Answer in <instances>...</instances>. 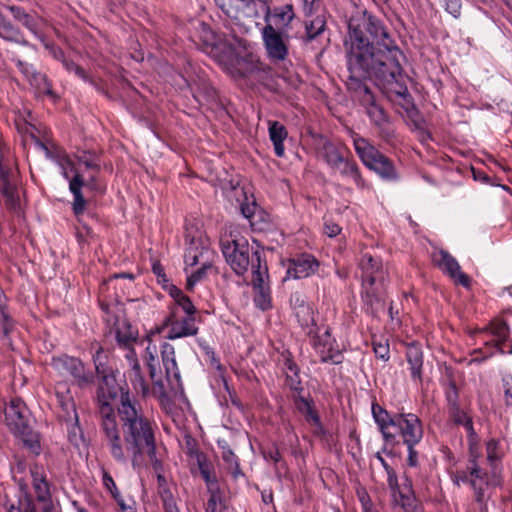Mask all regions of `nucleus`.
Instances as JSON below:
<instances>
[{
	"label": "nucleus",
	"mask_w": 512,
	"mask_h": 512,
	"mask_svg": "<svg viewBox=\"0 0 512 512\" xmlns=\"http://www.w3.org/2000/svg\"><path fill=\"white\" fill-rule=\"evenodd\" d=\"M30 474L32 477V485L36 494V498L39 502L45 504L50 502L51 494L48 481L42 466L37 464L30 468Z\"/></svg>",
	"instance_id": "a878e982"
},
{
	"label": "nucleus",
	"mask_w": 512,
	"mask_h": 512,
	"mask_svg": "<svg viewBox=\"0 0 512 512\" xmlns=\"http://www.w3.org/2000/svg\"><path fill=\"white\" fill-rule=\"evenodd\" d=\"M219 446L222 449V458L223 460L228 463L231 467L234 468V476H237L241 474L239 464L237 462V457L233 453V451L230 449L229 445L226 441L220 440L218 441Z\"/></svg>",
	"instance_id": "c03bdc74"
},
{
	"label": "nucleus",
	"mask_w": 512,
	"mask_h": 512,
	"mask_svg": "<svg viewBox=\"0 0 512 512\" xmlns=\"http://www.w3.org/2000/svg\"><path fill=\"white\" fill-rule=\"evenodd\" d=\"M353 145L357 155L368 169L376 172L383 179H396L397 174L392 161L367 139L354 134Z\"/></svg>",
	"instance_id": "423d86ee"
},
{
	"label": "nucleus",
	"mask_w": 512,
	"mask_h": 512,
	"mask_svg": "<svg viewBox=\"0 0 512 512\" xmlns=\"http://www.w3.org/2000/svg\"><path fill=\"white\" fill-rule=\"evenodd\" d=\"M406 358L410 365L413 379L421 380L423 354L421 348L416 344H410L406 349Z\"/></svg>",
	"instance_id": "c9c22d12"
},
{
	"label": "nucleus",
	"mask_w": 512,
	"mask_h": 512,
	"mask_svg": "<svg viewBox=\"0 0 512 512\" xmlns=\"http://www.w3.org/2000/svg\"><path fill=\"white\" fill-rule=\"evenodd\" d=\"M363 301L365 305L370 309L371 314L375 315L380 311L384 310V291L375 285L365 284Z\"/></svg>",
	"instance_id": "c756f323"
},
{
	"label": "nucleus",
	"mask_w": 512,
	"mask_h": 512,
	"mask_svg": "<svg viewBox=\"0 0 512 512\" xmlns=\"http://www.w3.org/2000/svg\"><path fill=\"white\" fill-rule=\"evenodd\" d=\"M0 327L3 337H8L12 330L13 324L10 320V316L5 308L0 304Z\"/></svg>",
	"instance_id": "de8ad7c7"
},
{
	"label": "nucleus",
	"mask_w": 512,
	"mask_h": 512,
	"mask_svg": "<svg viewBox=\"0 0 512 512\" xmlns=\"http://www.w3.org/2000/svg\"><path fill=\"white\" fill-rule=\"evenodd\" d=\"M164 326H169L167 338L174 340L177 338L194 336L198 333V327L195 324L194 316H186L179 320L175 313H171L164 321Z\"/></svg>",
	"instance_id": "aec40b11"
},
{
	"label": "nucleus",
	"mask_w": 512,
	"mask_h": 512,
	"mask_svg": "<svg viewBox=\"0 0 512 512\" xmlns=\"http://www.w3.org/2000/svg\"><path fill=\"white\" fill-rule=\"evenodd\" d=\"M147 351V366L149 369V375L153 382V394L157 396L158 398H164L167 396L166 392V386L160 376V372L157 369L158 362L153 355V353L150 351V348L148 347L146 349Z\"/></svg>",
	"instance_id": "7c9ffc66"
},
{
	"label": "nucleus",
	"mask_w": 512,
	"mask_h": 512,
	"mask_svg": "<svg viewBox=\"0 0 512 512\" xmlns=\"http://www.w3.org/2000/svg\"><path fill=\"white\" fill-rule=\"evenodd\" d=\"M15 434L21 438L24 446L27 449H29L31 453L35 455H38L40 453L41 447L39 435L32 429L31 425L27 426L25 429L16 432Z\"/></svg>",
	"instance_id": "4c0bfd02"
},
{
	"label": "nucleus",
	"mask_w": 512,
	"mask_h": 512,
	"mask_svg": "<svg viewBox=\"0 0 512 512\" xmlns=\"http://www.w3.org/2000/svg\"><path fill=\"white\" fill-rule=\"evenodd\" d=\"M210 267V264L203 263L199 269H197L187 278V289L189 291H192L195 284L205 277L206 272Z\"/></svg>",
	"instance_id": "a18cd8bd"
},
{
	"label": "nucleus",
	"mask_w": 512,
	"mask_h": 512,
	"mask_svg": "<svg viewBox=\"0 0 512 512\" xmlns=\"http://www.w3.org/2000/svg\"><path fill=\"white\" fill-rule=\"evenodd\" d=\"M331 169L339 172L340 175L345 178H350L360 189H363L366 186L365 180L361 176L357 163L352 159L343 157L341 162Z\"/></svg>",
	"instance_id": "bb28decb"
},
{
	"label": "nucleus",
	"mask_w": 512,
	"mask_h": 512,
	"mask_svg": "<svg viewBox=\"0 0 512 512\" xmlns=\"http://www.w3.org/2000/svg\"><path fill=\"white\" fill-rule=\"evenodd\" d=\"M102 481L105 488L111 493L113 498H118L119 490L112 478V476L105 470H103Z\"/></svg>",
	"instance_id": "8fccbe9b"
},
{
	"label": "nucleus",
	"mask_w": 512,
	"mask_h": 512,
	"mask_svg": "<svg viewBox=\"0 0 512 512\" xmlns=\"http://www.w3.org/2000/svg\"><path fill=\"white\" fill-rule=\"evenodd\" d=\"M408 448V464L412 467L417 465L418 452L415 450V446H407Z\"/></svg>",
	"instance_id": "bf43d9fd"
},
{
	"label": "nucleus",
	"mask_w": 512,
	"mask_h": 512,
	"mask_svg": "<svg viewBox=\"0 0 512 512\" xmlns=\"http://www.w3.org/2000/svg\"><path fill=\"white\" fill-rule=\"evenodd\" d=\"M433 262L446 274H448L456 283L468 287L470 285L469 277L461 272L457 260L447 251L439 250L433 254Z\"/></svg>",
	"instance_id": "a211bd4d"
},
{
	"label": "nucleus",
	"mask_w": 512,
	"mask_h": 512,
	"mask_svg": "<svg viewBox=\"0 0 512 512\" xmlns=\"http://www.w3.org/2000/svg\"><path fill=\"white\" fill-rule=\"evenodd\" d=\"M257 266L253 265V278L252 285L256 292L255 303L262 310H266L270 307V291L266 285V279L268 278V268L266 263L260 264L259 256H257Z\"/></svg>",
	"instance_id": "f3484780"
},
{
	"label": "nucleus",
	"mask_w": 512,
	"mask_h": 512,
	"mask_svg": "<svg viewBox=\"0 0 512 512\" xmlns=\"http://www.w3.org/2000/svg\"><path fill=\"white\" fill-rule=\"evenodd\" d=\"M200 471H201L202 477L204 478V480L206 481V483L208 485V488L211 485H213L214 488H218L217 484L211 480L210 472L206 468L200 466Z\"/></svg>",
	"instance_id": "052dcab7"
},
{
	"label": "nucleus",
	"mask_w": 512,
	"mask_h": 512,
	"mask_svg": "<svg viewBox=\"0 0 512 512\" xmlns=\"http://www.w3.org/2000/svg\"><path fill=\"white\" fill-rule=\"evenodd\" d=\"M261 34L268 57L273 61L285 60L288 55L287 44L282 34L270 23V20L266 22Z\"/></svg>",
	"instance_id": "4468645a"
},
{
	"label": "nucleus",
	"mask_w": 512,
	"mask_h": 512,
	"mask_svg": "<svg viewBox=\"0 0 512 512\" xmlns=\"http://www.w3.org/2000/svg\"><path fill=\"white\" fill-rule=\"evenodd\" d=\"M93 361L97 375L102 378L99 393L103 398H105L106 395L114 398L116 395L115 379L112 375V368L108 364V353L101 346L96 348Z\"/></svg>",
	"instance_id": "9b49d317"
},
{
	"label": "nucleus",
	"mask_w": 512,
	"mask_h": 512,
	"mask_svg": "<svg viewBox=\"0 0 512 512\" xmlns=\"http://www.w3.org/2000/svg\"><path fill=\"white\" fill-rule=\"evenodd\" d=\"M162 363L165 369L166 381L171 389L181 387V377L175 357V348L169 343H164L161 350Z\"/></svg>",
	"instance_id": "4be33fe9"
},
{
	"label": "nucleus",
	"mask_w": 512,
	"mask_h": 512,
	"mask_svg": "<svg viewBox=\"0 0 512 512\" xmlns=\"http://www.w3.org/2000/svg\"><path fill=\"white\" fill-rule=\"evenodd\" d=\"M209 499L207 501L206 512H227L228 501L225 494L213 485L209 487Z\"/></svg>",
	"instance_id": "e433bc0d"
},
{
	"label": "nucleus",
	"mask_w": 512,
	"mask_h": 512,
	"mask_svg": "<svg viewBox=\"0 0 512 512\" xmlns=\"http://www.w3.org/2000/svg\"><path fill=\"white\" fill-rule=\"evenodd\" d=\"M347 86L349 90L358 94L361 104L365 107L372 123L377 127L380 136L385 140L393 138L394 130L390 126L389 117L385 110L376 103L373 93L365 82L349 73Z\"/></svg>",
	"instance_id": "20e7f679"
},
{
	"label": "nucleus",
	"mask_w": 512,
	"mask_h": 512,
	"mask_svg": "<svg viewBox=\"0 0 512 512\" xmlns=\"http://www.w3.org/2000/svg\"><path fill=\"white\" fill-rule=\"evenodd\" d=\"M479 459L477 448L471 446L466 469L457 471L454 475V482L457 485L460 482L470 484L475 492V500L483 511L486 510V501L489 498L486 492L490 485V476L482 467Z\"/></svg>",
	"instance_id": "39448f33"
},
{
	"label": "nucleus",
	"mask_w": 512,
	"mask_h": 512,
	"mask_svg": "<svg viewBox=\"0 0 512 512\" xmlns=\"http://www.w3.org/2000/svg\"><path fill=\"white\" fill-rule=\"evenodd\" d=\"M341 232V228L338 224L332 221H326L324 224V233L329 237H335Z\"/></svg>",
	"instance_id": "6e6d98bb"
},
{
	"label": "nucleus",
	"mask_w": 512,
	"mask_h": 512,
	"mask_svg": "<svg viewBox=\"0 0 512 512\" xmlns=\"http://www.w3.org/2000/svg\"><path fill=\"white\" fill-rule=\"evenodd\" d=\"M221 246L227 263L238 275H243L249 266L253 270V265L257 266V256L262 265L261 252L253 250L244 238L222 241Z\"/></svg>",
	"instance_id": "0eeeda50"
},
{
	"label": "nucleus",
	"mask_w": 512,
	"mask_h": 512,
	"mask_svg": "<svg viewBox=\"0 0 512 512\" xmlns=\"http://www.w3.org/2000/svg\"><path fill=\"white\" fill-rule=\"evenodd\" d=\"M62 63L68 71H70V72L73 71L78 77H80L84 80L88 79L84 69L82 67L78 66L77 64H75L73 61L63 58Z\"/></svg>",
	"instance_id": "603ef678"
},
{
	"label": "nucleus",
	"mask_w": 512,
	"mask_h": 512,
	"mask_svg": "<svg viewBox=\"0 0 512 512\" xmlns=\"http://www.w3.org/2000/svg\"><path fill=\"white\" fill-rule=\"evenodd\" d=\"M396 428L406 446H416L423 437L421 421L413 413H399Z\"/></svg>",
	"instance_id": "2eb2a0df"
},
{
	"label": "nucleus",
	"mask_w": 512,
	"mask_h": 512,
	"mask_svg": "<svg viewBox=\"0 0 512 512\" xmlns=\"http://www.w3.org/2000/svg\"><path fill=\"white\" fill-rule=\"evenodd\" d=\"M5 422L9 429L16 433L31 425V418L28 408L20 399L11 400L4 410Z\"/></svg>",
	"instance_id": "dca6fc26"
},
{
	"label": "nucleus",
	"mask_w": 512,
	"mask_h": 512,
	"mask_svg": "<svg viewBox=\"0 0 512 512\" xmlns=\"http://www.w3.org/2000/svg\"><path fill=\"white\" fill-rule=\"evenodd\" d=\"M15 177V173L0 149V192L6 206L11 209L16 208L19 204Z\"/></svg>",
	"instance_id": "f8f14e48"
},
{
	"label": "nucleus",
	"mask_w": 512,
	"mask_h": 512,
	"mask_svg": "<svg viewBox=\"0 0 512 512\" xmlns=\"http://www.w3.org/2000/svg\"><path fill=\"white\" fill-rule=\"evenodd\" d=\"M505 402L507 405H512V390L507 388L504 392Z\"/></svg>",
	"instance_id": "774afa93"
},
{
	"label": "nucleus",
	"mask_w": 512,
	"mask_h": 512,
	"mask_svg": "<svg viewBox=\"0 0 512 512\" xmlns=\"http://www.w3.org/2000/svg\"><path fill=\"white\" fill-rule=\"evenodd\" d=\"M28 80L30 84L39 91V93L46 94L50 97H55V94L51 89V85L49 84L45 75L39 72H33Z\"/></svg>",
	"instance_id": "37998d69"
},
{
	"label": "nucleus",
	"mask_w": 512,
	"mask_h": 512,
	"mask_svg": "<svg viewBox=\"0 0 512 512\" xmlns=\"http://www.w3.org/2000/svg\"><path fill=\"white\" fill-rule=\"evenodd\" d=\"M495 449V444L493 442H489L487 444V458L486 460L489 461V462H493L495 460V456L493 454V451Z\"/></svg>",
	"instance_id": "69168bd1"
},
{
	"label": "nucleus",
	"mask_w": 512,
	"mask_h": 512,
	"mask_svg": "<svg viewBox=\"0 0 512 512\" xmlns=\"http://www.w3.org/2000/svg\"><path fill=\"white\" fill-rule=\"evenodd\" d=\"M344 46L350 74L362 82L374 79L389 97L408 95L399 63L402 53L380 20L366 13L351 16Z\"/></svg>",
	"instance_id": "f257e3e1"
},
{
	"label": "nucleus",
	"mask_w": 512,
	"mask_h": 512,
	"mask_svg": "<svg viewBox=\"0 0 512 512\" xmlns=\"http://www.w3.org/2000/svg\"><path fill=\"white\" fill-rule=\"evenodd\" d=\"M295 406L297 410L305 417L306 421L311 424H318V413L312 406L311 402H309L304 397H299L295 401Z\"/></svg>",
	"instance_id": "ea45409f"
},
{
	"label": "nucleus",
	"mask_w": 512,
	"mask_h": 512,
	"mask_svg": "<svg viewBox=\"0 0 512 512\" xmlns=\"http://www.w3.org/2000/svg\"><path fill=\"white\" fill-rule=\"evenodd\" d=\"M492 333L498 338L495 347L500 353L505 352V343L509 334V328L506 322L498 321L492 324Z\"/></svg>",
	"instance_id": "79ce46f5"
},
{
	"label": "nucleus",
	"mask_w": 512,
	"mask_h": 512,
	"mask_svg": "<svg viewBox=\"0 0 512 512\" xmlns=\"http://www.w3.org/2000/svg\"><path fill=\"white\" fill-rule=\"evenodd\" d=\"M372 414L373 418L378 425L380 432L383 435V438L386 442H393L395 440L396 434L391 432V427H396L397 422L399 420V413L391 416L387 410L381 407L377 403L372 404Z\"/></svg>",
	"instance_id": "5701e85b"
},
{
	"label": "nucleus",
	"mask_w": 512,
	"mask_h": 512,
	"mask_svg": "<svg viewBox=\"0 0 512 512\" xmlns=\"http://www.w3.org/2000/svg\"><path fill=\"white\" fill-rule=\"evenodd\" d=\"M114 325L117 342L128 350L131 349V344L137 339V334L131 324L124 318H117Z\"/></svg>",
	"instance_id": "2f4dec72"
},
{
	"label": "nucleus",
	"mask_w": 512,
	"mask_h": 512,
	"mask_svg": "<svg viewBox=\"0 0 512 512\" xmlns=\"http://www.w3.org/2000/svg\"><path fill=\"white\" fill-rule=\"evenodd\" d=\"M303 2V9L306 16L312 15L319 8L318 0H301Z\"/></svg>",
	"instance_id": "4d7b16f0"
},
{
	"label": "nucleus",
	"mask_w": 512,
	"mask_h": 512,
	"mask_svg": "<svg viewBox=\"0 0 512 512\" xmlns=\"http://www.w3.org/2000/svg\"><path fill=\"white\" fill-rule=\"evenodd\" d=\"M450 414L456 424L463 425L466 421L471 419L466 412L460 409L457 403H453Z\"/></svg>",
	"instance_id": "09e8293b"
},
{
	"label": "nucleus",
	"mask_w": 512,
	"mask_h": 512,
	"mask_svg": "<svg viewBox=\"0 0 512 512\" xmlns=\"http://www.w3.org/2000/svg\"><path fill=\"white\" fill-rule=\"evenodd\" d=\"M445 9L454 17H458L461 10L460 0H445Z\"/></svg>",
	"instance_id": "5fc2aeb1"
},
{
	"label": "nucleus",
	"mask_w": 512,
	"mask_h": 512,
	"mask_svg": "<svg viewBox=\"0 0 512 512\" xmlns=\"http://www.w3.org/2000/svg\"><path fill=\"white\" fill-rule=\"evenodd\" d=\"M314 345L320 354L322 362H330L332 364H340L342 362V354L338 350L333 349V339L329 330H325L322 334L317 335Z\"/></svg>",
	"instance_id": "b1692460"
},
{
	"label": "nucleus",
	"mask_w": 512,
	"mask_h": 512,
	"mask_svg": "<svg viewBox=\"0 0 512 512\" xmlns=\"http://www.w3.org/2000/svg\"><path fill=\"white\" fill-rule=\"evenodd\" d=\"M0 37L5 41L28 45V41L24 39L21 30L2 13H0Z\"/></svg>",
	"instance_id": "473e14b6"
},
{
	"label": "nucleus",
	"mask_w": 512,
	"mask_h": 512,
	"mask_svg": "<svg viewBox=\"0 0 512 512\" xmlns=\"http://www.w3.org/2000/svg\"><path fill=\"white\" fill-rule=\"evenodd\" d=\"M170 295L175 300V302L177 303L181 299V296H184L185 294L183 293V291H181L177 287L172 286L170 288Z\"/></svg>",
	"instance_id": "e2e57ef3"
},
{
	"label": "nucleus",
	"mask_w": 512,
	"mask_h": 512,
	"mask_svg": "<svg viewBox=\"0 0 512 512\" xmlns=\"http://www.w3.org/2000/svg\"><path fill=\"white\" fill-rule=\"evenodd\" d=\"M7 9L11 12L13 18L21 23L25 28H27L32 33H37V26L35 19L32 15L28 14L23 8L15 5L7 6Z\"/></svg>",
	"instance_id": "58836bf2"
},
{
	"label": "nucleus",
	"mask_w": 512,
	"mask_h": 512,
	"mask_svg": "<svg viewBox=\"0 0 512 512\" xmlns=\"http://www.w3.org/2000/svg\"><path fill=\"white\" fill-rule=\"evenodd\" d=\"M56 397L60 408L58 411V417L66 423L70 440L77 444V437H81V429L79 427V419L75 403L72 397L68 394L57 393Z\"/></svg>",
	"instance_id": "ddd939ff"
},
{
	"label": "nucleus",
	"mask_w": 512,
	"mask_h": 512,
	"mask_svg": "<svg viewBox=\"0 0 512 512\" xmlns=\"http://www.w3.org/2000/svg\"><path fill=\"white\" fill-rule=\"evenodd\" d=\"M373 350L376 357L387 361L389 359V345L388 343H381L373 341Z\"/></svg>",
	"instance_id": "3c124183"
},
{
	"label": "nucleus",
	"mask_w": 512,
	"mask_h": 512,
	"mask_svg": "<svg viewBox=\"0 0 512 512\" xmlns=\"http://www.w3.org/2000/svg\"><path fill=\"white\" fill-rule=\"evenodd\" d=\"M53 367L63 375L71 376L79 386H85L92 382L93 376L85 370L84 364L78 358L67 355L54 358Z\"/></svg>",
	"instance_id": "9d476101"
},
{
	"label": "nucleus",
	"mask_w": 512,
	"mask_h": 512,
	"mask_svg": "<svg viewBox=\"0 0 512 512\" xmlns=\"http://www.w3.org/2000/svg\"><path fill=\"white\" fill-rule=\"evenodd\" d=\"M288 132L283 124L278 121H269V137L273 143L275 154L278 157L284 156L283 142L287 138Z\"/></svg>",
	"instance_id": "f704fd0d"
},
{
	"label": "nucleus",
	"mask_w": 512,
	"mask_h": 512,
	"mask_svg": "<svg viewBox=\"0 0 512 512\" xmlns=\"http://www.w3.org/2000/svg\"><path fill=\"white\" fill-rule=\"evenodd\" d=\"M203 255V251H198V247L195 246L194 240H191L190 246L185 254V263L188 266H195L199 264V257Z\"/></svg>",
	"instance_id": "49530a36"
},
{
	"label": "nucleus",
	"mask_w": 512,
	"mask_h": 512,
	"mask_svg": "<svg viewBox=\"0 0 512 512\" xmlns=\"http://www.w3.org/2000/svg\"><path fill=\"white\" fill-rule=\"evenodd\" d=\"M387 472L388 486L392 492L394 503L401 506L404 512H414L415 497L412 491V482L408 478L405 479L403 487L398 485L396 472L388 464H385Z\"/></svg>",
	"instance_id": "1a4fd4ad"
},
{
	"label": "nucleus",
	"mask_w": 512,
	"mask_h": 512,
	"mask_svg": "<svg viewBox=\"0 0 512 512\" xmlns=\"http://www.w3.org/2000/svg\"><path fill=\"white\" fill-rule=\"evenodd\" d=\"M77 161L82 164L86 170L91 172V175L87 180H84L83 175L79 170L74 168L73 162L67 157H62L60 164L63 167V176L68 178L66 166L71 167L75 171L74 177L70 180L69 189L74 196L72 204L73 211L76 215H80L84 212L86 201L82 195L81 188L87 186L91 189H97L96 174L100 171V159L99 157L90 151H82L76 155Z\"/></svg>",
	"instance_id": "7ed1b4c3"
},
{
	"label": "nucleus",
	"mask_w": 512,
	"mask_h": 512,
	"mask_svg": "<svg viewBox=\"0 0 512 512\" xmlns=\"http://www.w3.org/2000/svg\"><path fill=\"white\" fill-rule=\"evenodd\" d=\"M318 155L326 162L330 169L340 163L341 159L345 157L342 149L328 140H325L318 147Z\"/></svg>",
	"instance_id": "72a5a7b5"
},
{
	"label": "nucleus",
	"mask_w": 512,
	"mask_h": 512,
	"mask_svg": "<svg viewBox=\"0 0 512 512\" xmlns=\"http://www.w3.org/2000/svg\"><path fill=\"white\" fill-rule=\"evenodd\" d=\"M326 29V20L324 16L318 15L311 21L305 22V33L301 36V40L306 45H311L313 49H319L320 51L324 50V46L315 45L320 44V38L322 37L324 31Z\"/></svg>",
	"instance_id": "393cba45"
},
{
	"label": "nucleus",
	"mask_w": 512,
	"mask_h": 512,
	"mask_svg": "<svg viewBox=\"0 0 512 512\" xmlns=\"http://www.w3.org/2000/svg\"><path fill=\"white\" fill-rule=\"evenodd\" d=\"M222 10L230 17L241 19H256L264 16L265 22L271 18V9L265 0H225Z\"/></svg>",
	"instance_id": "6e6552de"
},
{
	"label": "nucleus",
	"mask_w": 512,
	"mask_h": 512,
	"mask_svg": "<svg viewBox=\"0 0 512 512\" xmlns=\"http://www.w3.org/2000/svg\"><path fill=\"white\" fill-rule=\"evenodd\" d=\"M271 17H274L278 24L288 26L295 17L293 6L285 4L281 7H275L271 11Z\"/></svg>",
	"instance_id": "a19ab883"
},
{
	"label": "nucleus",
	"mask_w": 512,
	"mask_h": 512,
	"mask_svg": "<svg viewBox=\"0 0 512 512\" xmlns=\"http://www.w3.org/2000/svg\"><path fill=\"white\" fill-rule=\"evenodd\" d=\"M157 493L164 512H180L171 486L168 484L166 478L160 474L157 476Z\"/></svg>",
	"instance_id": "c85d7f7f"
},
{
	"label": "nucleus",
	"mask_w": 512,
	"mask_h": 512,
	"mask_svg": "<svg viewBox=\"0 0 512 512\" xmlns=\"http://www.w3.org/2000/svg\"><path fill=\"white\" fill-rule=\"evenodd\" d=\"M254 210H255V204H253L252 206L247 205V206L241 207V212H242L243 216L248 219L253 216Z\"/></svg>",
	"instance_id": "0e129e2a"
},
{
	"label": "nucleus",
	"mask_w": 512,
	"mask_h": 512,
	"mask_svg": "<svg viewBox=\"0 0 512 512\" xmlns=\"http://www.w3.org/2000/svg\"><path fill=\"white\" fill-rule=\"evenodd\" d=\"M448 402L450 405V410L452 409L453 403H456L457 392L455 390V386H453V391L447 393Z\"/></svg>",
	"instance_id": "338daca9"
},
{
	"label": "nucleus",
	"mask_w": 512,
	"mask_h": 512,
	"mask_svg": "<svg viewBox=\"0 0 512 512\" xmlns=\"http://www.w3.org/2000/svg\"><path fill=\"white\" fill-rule=\"evenodd\" d=\"M99 427L103 444L116 462L126 464L130 460L134 468H140L148 458L154 467L159 464L156 425L129 392H121L116 411L99 399Z\"/></svg>",
	"instance_id": "f03ea898"
},
{
	"label": "nucleus",
	"mask_w": 512,
	"mask_h": 512,
	"mask_svg": "<svg viewBox=\"0 0 512 512\" xmlns=\"http://www.w3.org/2000/svg\"><path fill=\"white\" fill-rule=\"evenodd\" d=\"M114 499L116 500V502L119 505V507H120L122 512H131V511H133L132 507L125 503V501L123 500V498L120 495V492L118 493V498H114Z\"/></svg>",
	"instance_id": "680f3d73"
},
{
	"label": "nucleus",
	"mask_w": 512,
	"mask_h": 512,
	"mask_svg": "<svg viewBox=\"0 0 512 512\" xmlns=\"http://www.w3.org/2000/svg\"><path fill=\"white\" fill-rule=\"evenodd\" d=\"M177 305L187 314V316H193L196 312V308L193 305L190 298L186 295L181 296V299L177 302Z\"/></svg>",
	"instance_id": "864d4df0"
},
{
	"label": "nucleus",
	"mask_w": 512,
	"mask_h": 512,
	"mask_svg": "<svg viewBox=\"0 0 512 512\" xmlns=\"http://www.w3.org/2000/svg\"><path fill=\"white\" fill-rule=\"evenodd\" d=\"M17 67L20 69V71L26 76L27 79H29L33 72H36L33 68V66L27 62H24L22 60L16 61Z\"/></svg>",
	"instance_id": "13d9d810"
},
{
	"label": "nucleus",
	"mask_w": 512,
	"mask_h": 512,
	"mask_svg": "<svg viewBox=\"0 0 512 512\" xmlns=\"http://www.w3.org/2000/svg\"><path fill=\"white\" fill-rule=\"evenodd\" d=\"M359 268L362 272L363 286L382 284L384 280V269L382 261L378 257H374L370 253H363L359 260Z\"/></svg>",
	"instance_id": "6ab92c4d"
},
{
	"label": "nucleus",
	"mask_w": 512,
	"mask_h": 512,
	"mask_svg": "<svg viewBox=\"0 0 512 512\" xmlns=\"http://www.w3.org/2000/svg\"><path fill=\"white\" fill-rule=\"evenodd\" d=\"M126 359L130 367L129 378L135 390L141 392L143 395H146L148 392V385L141 373L140 364L133 349H129L126 354Z\"/></svg>",
	"instance_id": "cd10ccee"
},
{
	"label": "nucleus",
	"mask_w": 512,
	"mask_h": 512,
	"mask_svg": "<svg viewBox=\"0 0 512 512\" xmlns=\"http://www.w3.org/2000/svg\"><path fill=\"white\" fill-rule=\"evenodd\" d=\"M319 267L317 259L308 254L299 255L289 262L287 278L301 279L314 274Z\"/></svg>",
	"instance_id": "412c9836"
}]
</instances>
